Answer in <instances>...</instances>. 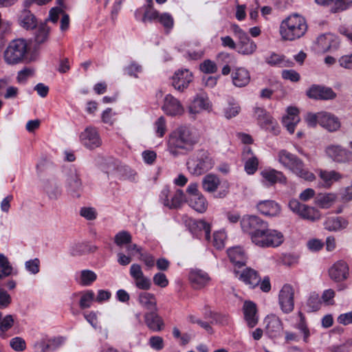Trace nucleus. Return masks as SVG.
<instances>
[{
  "label": "nucleus",
  "mask_w": 352,
  "mask_h": 352,
  "mask_svg": "<svg viewBox=\"0 0 352 352\" xmlns=\"http://www.w3.org/2000/svg\"><path fill=\"white\" fill-rule=\"evenodd\" d=\"M197 142V138L192 133L190 129L182 126L170 134L168 150L171 155L177 156L191 151Z\"/></svg>",
  "instance_id": "1"
},
{
  "label": "nucleus",
  "mask_w": 352,
  "mask_h": 352,
  "mask_svg": "<svg viewBox=\"0 0 352 352\" xmlns=\"http://www.w3.org/2000/svg\"><path fill=\"white\" fill-rule=\"evenodd\" d=\"M307 30L306 20L302 16L294 14L283 20L280 25L281 38L285 41H294L305 35Z\"/></svg>",
  "instance_id": "2"
},
{
  "label": "nucleus",
  "mask_w": 352,
  "mask_h": 352,
  "mask_svg": "<svg viewBox=\"0 0 352 352\" xmlns=\"http://www.w3.org/2000/svg\"><path fill=\"white\" fill-rule=\"evenodd\" d=\"M278 160L285 168L291 170L298 177L309 182L315 179L314 174L305 168L302 160L287 151L280 150L278 153Z\"/></svg>",
  "instance_id": "3"
},
{
  "label": "nucleus",
  "mask_w": 352,
  "mask_h": 352,
  "mask_svg": "<svg viewBox=\"0 0 352 352\" xmlns=\"http://www.w3.org/2000/svg\"><path fill=\"white\" fill-rule=\"evenodd\" d=\"M30 47L23 38H17L10 41L6 47L3 58L8 65H17L29 60Z\"/></svg>",
  "instance_id": "4"
},
{
  "label": "nucleus",
  "mask_w": 352,
  "mask_h": 352,
  "mask_svg": "<svg viewBox=\"0 0 352 352\" xmlns=\"http://www.w3.org/2000/svg\"><path fill=\"white\" fill-rule=\"evenodd\" d=\"M214 162L209 153L201 149L195 153L187 162L188 171L193 175L199 176L210 170Z\"/></svg>",
  "instance_id": "5"
},
{
  "label": "nucleus",
  "mask_w": 352,
  "mask_h": 352,
  "mask_svg": "<svg viewBox=\"0 0 352 352\" xmlns=\"http://www.w3.org/2000/svg\"><path fill=\"white\" fill-rule=\"evenodd\" d=\"M24 8L19 16V23L21 27L27 30H35L34 41L39 45L44 42V24H38L36 16L28 9Z\"/></svg>",
  "instance_id": "6"
},
{
  "label": "nucleus",
  "mask_w": 352,
  "mask_h": 352,
  "mask_svg": "<svg viewBox=\"0 0 352 352\" xmlns=\"http://www.w3.org/2000/svg\"><path fill=\"white\" fill-rule=\"evenodd\" d=\"M241 226L243 232L250 236L252 242L256 245V241H259L261 234L268 227V224L258 217L250 215L243 217Z\"/></svg>",
  "instance_id": "7"
},
{
  "label": "nucleus",
  "mask_w": 352,
  "mask_h": 352,
  "mask_svg": "<svg viewBox=\"0 0 352 352\" xmlns=\"http://www.w3.org/2000/svg\"><path fill=\"white\" fill-rule=\"evenodd\" d=\"M65 187L67 192L74 198H78L82 190V182L80 171L74 166L71 167L65 175Z\"/></svg>",
  "instance_id": "8"
},
{
  "label": "nucleus",
  "mask_w": 352,
  "mask_h": 352,
  "mask_svg": "<svg viewBox=\"0 0 352 352\" xmlns=\"http://www.w3.org/2000/svg\"><path fill=\"white\" fill-rule=\"evenodd\" d=\"M288 206L293 212L304 219L315 221L320 217V214L318 210L314 207L301 204L297 199L290 200Z\"/></svg>",
  "instance_id": "9"
},
{
  "label": "nucleus",
  "mask_w": 352,
  "mask_h": 352,
  "mask_svg": "<svg viewBox=\"0 0 352 352\" xmlns=\"http://www.w3.org/2000/svg\"><path fill=\"white\" fill-rule=\"evenodd\" d=\"M295 289L289 284H285L278 294V305L284 314H289L294 309Z\"/></svg>",
  "instance_id": "10"
},
{
  "label": "nucleus",
  "mask_w": 352,
  "mask_h": 352,
  "mask_svg": "<svg viewBox=\"0 0 352 352\" xmlns=\"http://www.w3.org/2000/svg\"><path fill=\"white\" fill-rule=\"evenodd\" d=\"M259 241H256L257 246L261 248H276L284 241L283 233L278 230L265 228Z\"/></svg>",
  "instance_id": "11"
},
{
  "label": "nucleus",
  "mask_w": 352,
  "mask_h": 352,
  "mask_svg": "<svg viewBox=\"0 0 352 352\" xmlns=\"http://www.w3.org/2000/svg\"><path fill=\"white\" fill-rule=\"evenodd\" d=\"M160 199L164 206L173 209L180 207L185 199V195L183 190L180 189H177L173 195H170V189L164 187L160 192Z\"/></svg>",
  "instance_id": "12"
},
{
  "label": "nucleus",
  "mask_w": 352,
  "mask_h": 352,
  "mask_svg": "<svg viewBox=\"0 0 352 352\" xmlns=\"http://www.w3.org/2000/svg\"><path fill=\"white\" fill-rule=\"evenodd\" d=\"M80 143L88 149L99 147L102 141L96 128L87 127L79 135Z\"/></svg>",
  "instance_id": "13"
},
{
  "label": "nucleus",
  "mask_w": 352,
  "mask_h": 352,
  "mask_svg": "<svg viewBox=\"0 0 352 352\" xmlns=\"http://www.w3.org/2000/svg\"><path fill=\"white\" fill-rule=\"evenodd\" d=\"M212 109V104L206 94H197L188 107L190 114L196 115L203 111H210Z\"/></svg>",
  "instance_id": "14"
},
{
  "label": "nucleus",
  "mask_w": 352,
  "mask_h": 352,
  "mask_svg": "<svg viewBox=\"0 0 352 352\" xmlns=\"http://www.w3.org/2000/svg\"><path fill=\"white\" fill-rule=\"evenodd\" d=\"M307 96L315 100H332L336 97V94L330 87L313 85L307 91Z\"/></svg>",
  "instance_id": "15"
},
{
  "label": "nucleus",
  "mask_w": 352,
  "mask_h": 352,
  "mask_svg": "<svg viewBox=\"0 0 352 352\" xmlns=\"http://www.w3.org/2000/svg\"><path fill=\"white\" fill-rule=\"evenodd\" d=\"M192 79V73L188 69H178L173 77V86L179 91H183L188 87Z\"/></svg>",
  "instance_id": "16"
},
{
  "label": "nucleus",
  "mask_w": 352,
  "mask_h": 352,
  "mask_svg": "<svg viewBox=\"0 0 352 352\" xmlns=\"http://www.w3.org/2000/svg\"><path fill=\"white\" fill-rule=\"evenodd\" d=\"M162 109L166 115L170 116H180L184 111L181 102L170 94L165 96Z\"/></svg>",
  "instance_id": "17"
},
{
  "label": "nucleus",
  "mask_w": 352,
  "mask_h": 352,
  "mask_svg": "<svg viewBox=\"0 0 352 352\" xmlns=\"http://www.w3.org/2000/svg\"><path fill=\"white\" fill-rule=\"evenodd\" d=\"M261 182L265 186H273L276 183H286V177L282 172L273 168H265L261 172Z\"/></svg>",
  "instance_id": "18"
},
{
  "label": "nucleus",
  "mask_w": 352,
  "mask_h": 352,
  "mask_svg": "<svg viewBox=\"0 0 352 352\" xmlns=\"http://www.w3.org/2000/svg\"><path fill=\"white\" fill-rule=\"evenodd\" d=\"M317 45L320 52L324 53L337 50L340 45L338 38L331 33H326L318 36Z\"/></svg>",
  "instance_id": "19"
},
{
  "label": "nucleus",
  "mask_w": 352,
  "mask_h": 352,
  "mask_svg": "<svg viewBox=\"0 0 352 352\" xmlns=\"http://www.w3.org/2000/svg\"><path fill=\"white\" fill-rule=\"evenodd\" d=\"M130 275L135 280V286L140 289L148 290L151 287L149 278L145 276L142 268L138 264H133L130 267Z\"/></svg>",
  "instance_id": "20"
},
{
  "label": "nucleus",
  "mask_w": 352,
  "mask_h": 352,
  "mask_svg": "<svg viewBox=\"0 0 352 352\" xmlns=\"http://www.w3.org/2000/svg\"><path fill=\"white\" fill-rule=\"evenodd\" d=\"M326 154L334 162L344 163L350 160L351 153L340 145L331 144L325 149Z\"/></svg>",
  "instance_id": "21"
},
{
  "label": "nucleus",
  "mask_w": 352,
  "mask_h": 352,
  "mask_svg": "<svg viewBox=\"0 0 352 352\" xmlns=\"http://www.w3.org/2000/svg\"><path fill=\"white\" fill-rule=\"evenodd\" d=\"M266 333L269 337L275 338L280 336L283 331V323L276 315H268L264 320Z\"/></svg>",
  "instance_id": "22"
},
{
  "label": "nucleus",
  "mask_w": 352,
  "mask_h": 352,
  "mask_svg": "<svg viewBox=\"0 0 352 352\" xmlns=\"http://www.w3.org/2000/svg\"><path fill=\"white\" fill-rule=\"evenodd\" d=\"M254 116L256 118L258 124L266 129L271 128L275 131L278 124L276 121L263 109L261 107H255L254 109Z\"/></svg>",
  "instance_id": "23"
},
{
  "label": "nucleus",
  "mask_w": 352,
  "mask_h": 352,
  "mask_svg": "<svg viewBox=\"0 0 352 352\" xmlns=\"http://www.w3.org/2000/svg\"><path fill=\"white\" fill-rule=\"evenodd\" d=\"M188 278L193 288L196 289L206 287L210 280L208 274L200 269H191Z\"/></svg>",
  "instance_id": "24"
},
{
  "label": "nucleus",
  "mask_w": 352,
  "mask_h": 352,
  "mask_svg": "<svg viewBox=\"0 0 352 352\" xmlns=\"http://www.w3.org/2000/svg\"><path fill=\"white\" fill-rule=\"evenodd\" d=\"M319 124L330 132H334L340 127L339 119L331 113L319 112Z\"/></svg>",
  "instance_id": "25"
},
{
  "label": "nucleus",
  "mask_w": 352,
  "mask_h": 352,
  "mask_svg": "<svg viewBox=\"0 0 352 352\" xmlns=\"http://www.w3.org/2000/svg\"><path fill=\"white\" fill-rule=\"evenodd\" d=\"M348 274V265L342 261H338L329 270L330 278L336 282H340L346 279Z\"/></svg>",
  "instance_id": "26"
},
{
  "label": "nucleus",
  "mask_w": 352,
  "mask_h": 352,
  "mask_svg": "<svg viewBox=\"0 0 352 352\" xmlns=\"http://www.w3.org/2000/svg\"><path fill=\"white\" fill-rule=\"evenodd\" d=\"M144 318L145 324L150 330L157 332L164 329V320L157 313V311H151L145 313Z\"/></svg>",
  "instance_id": "27"
},
{
  "label": "nucleus",
  "mask_w": 352,
  "mask_h": 352,
  "mask_svg": "<svg viewBox=\"0 0 352 352\" xmlns=\"http://www.w3.org/2000/svg\"><path fill=\"white\" fill-rule=\"evenodd\" d=\"M234 272L239 274L240 280L243 281L246 285H250L252 288L257 286L261 282V278L257 272L251 268L247 267L241 272L234 269Z\"/></svg>",
  "instance_id": "28"
},
{
  "label": "nucleus",
  "mask_w": 352,
  "mask_h": 352,
  "mask_svg": "<svg viewBox=\"0 0 352 352\" xmlns=\"http://www.w3.org/2000/svg\"><path fill=\"white\" fill-rule=\"evenodd\" d=\"M233 85L237 87H243L250 81V74L244 67H236L233 69L231 74Z\"/></svg>",
  "instance_id": "29"
},
{
  "label": "nucleus",
  "mask_w": 352,
  "mask_h": 352,
  "mask_svg": "<svg viewBox=\"0 0 352 352\" xmlns=\"http://www.w3.org/2000/svg\"><path fill=\"white\" fill-rule=\"evenodd\" d=\"M300 120L298 109L291 107L287 108V115L283 118L282 122L289 133L292 134Z\"/></svg>",
  "instance_id": "30"
},
{
  "label": "nucleus",
  "mask_w": 352,
  "mask_h": 352,
  "mask_svg": "<svg viewBox=\"0 0 352 352\" xmlns=\"http://www.w3.org/2000/svg\"><path fill=\"white\" fill-rule=\"evenodd\" d=\"M257 210L263 214L269 217H276L280 212V206L273 200L259 201L256 205Z\"/></svg>",
  "instance_id": "31"
},
{
  "label": "nucleus",
  "mask_w": 352,
  "mask_h": 352,
  "mask_svg": "<svg viewBox=\"0 0 352 352\" xmlns=\"http://www.w3.org/2000/svg\"><path fill=\"white\" fill-rule=\"evenodd\" d=\"M227 252L230 261L234 265L235 267L241 268L245 265L247 256L242 248L233 247L229 248Z\"/></svg>",
  "instance_id": "32"
},
{
  "label": "nucleus",
  "mask_w": 352,
  "mask_h": 352,
  "mask_svg": "<svg viewBox=\"0 0 352 352\" xmlns=\"http://www.w3.org/2000/svg\"><path fill=\"white\" fill-rule=\"evenodd\" d=\"M97 274L90 270H82L76 273L75 280L80 285H91L97 279Z\"/></svg>",
  "instance_id": "33"
},
{
  "label": "nucleus",
  "mask_w": 352,
  "mask_h": 352,
  "mask_svg": "<svg viewBox=\"0 0 352 352\" xmlns=\"http://www.w3.org/2000/svg\"><path fill=\"white\" fill-rule=\"evenodd\" d=\"M221 184L219 177L212 173H209L203 177L201 186L204 191L212 193L217 190Z\"/></svg>",
  "instance_id": "34"
},
{
  "label": "nucleus",
  "mask_w": 352,
  "mask_h": 352,
  "mask_svg": "<svg viewBox=\"0 0 352 352\" xmlns=\"http://www.w3.org/2000/svg\"><path fill=\"white\" fill-rule=\"evenodd\" d=\"M243 312L248 325L250 328L254 327L258 322L256 305L251 301L245 302L243 305Z\"/></svg>",
  "instance_id": "35"
},
{
  "label": "nucleus",
  "mask_w": 352,
  "mask_h": 352,
  "mask_svg": "<svg viewBox=\"0 0 352 352\" xmlns=\"http://www.w3.org/2000/svg\"><path fill=\"white\" fill-rule=\"evenodd\" d=\"M348 221L341 217H331L324 222V227L329 231H340L346 228Z\"/></svg>",
  "instance_id": "36"
},
{
  "label": "nucleus",
  "mask_w": 352,
  "mask_h": 352,
  "mask_svg": "<svg viewBox=\"0 0 352 352\" xmlns=\"http://www.w3.org/2000/svg\"><path fill=\"white\" fill-rule=\"evenodd\" d=\"M138 302L144 309L157 311V300L154 294L148 292H141L138 296Z\"/></svg>",
  "instance_id": "37"
},
{
  "label": "nucleus",
  "mask_w": 352,
  "mask_h": 352,
  "mask_svg": "<svg viewBox=\"0 0 352 352\" xmlns=\"http://www.w3.org/2000/svg\"><path fill=\"white\" fill-rule=\"evenodd\" d=\"M319 176L322 181V186L326 188H330L334 182L342 178V175L335 170H320Z\"/></svg>",
  "instance_id": "38"
},
{
  "label": "nucleus",
  "mask_w": 352,
  "mask_h": 352,
  "mask_svg": "<svg viewBox=\"0 0 352 352\" xmlns=\"http://www.w3.org/2000/svg\"><path fill=\"white\" fill-rule=\"evenodd\" d=\"M257 46L254 41L251 40L248 34L239 39L238 52L244 55L252 54Z\"/></svg>",
  "instance_id": "39"
},
{
  "label": "nucleus",
  "mask_w": 352,
  "mask_h": 352,
  "mask_svg": "<svg viewBox=\"0 0 352 352\" xmlns=\"http://www.w3.org/2000/svg\"><path fill=\"white\" fill-rule=\"evenodd\" d=\"M61 188L56 179H48L45 183V193L50 199H57L61 195Z\"/></svg>",
  "instance_id": "40"
},
{
  "label": "nucleus",
  "mask_w": 352,
  "mask_h": 352,
  "mask_svg": "<svg viewBox=\"0 0 352 352\" xmlns=\"http://www.w3.org/2000/svg\"><path fill=\"white\" fill-rule=\"evenodd\" d=\"M189 206L198 212L203 213L208 208V201L204 195L188 197Z\"/></svg>",
  "instance_id": "41"
},
{
  "label": "nucleus",
  "mask_w": 352,
  "mask_h": 352,
  "mask_svg": "<svg viewBox=\"0 0 352 352\" xmlns=\"http://www.w3.org/2000/svg\"><path fill=\"white\" fill-rule=\"evenodd\" d=\"M336 199V195L333 193H320L316 197V204L322 208H328Z\"/></svg>",
  "instance_id": "42"
},
{
  "label": "nucleus",
  "mask_w": 352,
  "mask_h": 352,
  "mask_svg": "<svg viewBox=\"0 0 352 352\" xmlns=\"http://www.w3.org/2000/svg\"><path fill=\"white\" fill-rule=\"evenodd\" d=\"M299 321L295 324L294 327L300 331L303 335V341L307 343L310 336V331L305 320V317L302 312L298 313Z\"/></svg>",
  "instance_id": "43"
},
{
  "label": "nucleus",
  "mask_w": 352,
  "mask_h": 352,
  "mask_svg": "<svg viewBox=\"0 0 352 352\" xmlns=\"http://www.w3.org/2000/svg\"><path fill=\"white\" fill-rule=\"evenodd\" d=\"M265 62L271 66L288 67L289 61L285 59V56L275 53L265 58Z\"/></svg>",
  "instance_id": "44"
},
{
  "label": "nucleus",
  "mask_w": 352,
  "mask_h": 352,
  "mask_svg": "<svg viewBox=\"0 0 352 352\" xmlns=\"http://www.w3.org/2000/svg\"><path fill=\"white\" fill-rule=\"evenodd\" d=\"M244 162V169L248 175H253L258 169V160L255 155L250 156L243 160Z\"/></svg>",
  "instance_id": "45"
},
{
  "label": "nucleus",
  "mask_w": 352,
  "mask_h": 352,
  "mask_svg": "<svg viewBox=\"0 0 352 352\" xmlns=\"http://www.w3.org/2000/svg\"><path fill=\"white\" fill-rule=\"evenodd\" d=\"M132 236L127 231H120L114 236V243L119 247L126 245L131 243Z\"/></svg>",
  "instance_id": "46"
},
{
  "label": "nucleus",
  "mask_w": 352,
  "mask_h": 352,
  "mask_svg": "<svg viewBox=\"0 0 352 352\" xmlns=\"http://www.w3.org/2000/svg\"><path fill=\"white\" fill-rule=\"evenodd\" d=\"M241 111L239 104L234 101L229 102L228 106L224 108V116L227 119L236 116Z\"/></svg>",
  "instance_id": "47"
},
{
  "label": "nucleus",
  "mask_w": 352,
  "mask_h": 352,
  "mask_svg": "<svg viewBox=\"0 0 352 352\" xmlns=\"http://www.w3.org/2000/svg\"><path fill=\"white\" fill-rule=\"evenodd\" d=\"M94 296L95 294L92 290H87L82 293L79 302L80 309H84L90 307L94 300Z\"/></svg>",
  "instance_id": "48"
},
{
  "label": "nucleus",
  "mask_w": 352,
  "mask_h": 352,
  "mask_svg": "<svg viewBox=\"0 0 352 352\" xmlns=\"http://www.w3.org/2000/svg\"><path fill=\"white\" fill-rule=\"evenodd\" d=\"M321 303L322 301L320 296L316 292H313L307 300V305L310 311H316L320 308Z\"/></svg>",
  "instance_id": "49"
},
{
  "label": "nucleus",
  "mask_w": 352,
  "mask_h": 352,
  "mask_svg": "<svg viewBox=\"0 0 352 352\" xmlns=\"http://www.w3.org/2000/svg\"><path fill=\"white\" fill-rule=\"evenodd\" d=\"M226 237V234L224 231L220 230L214 232L212 240L213 245L218 250L222 249L224 248Z\"/></svg>",
  "instance_id": "50"
},
{
  "label": "nucleus",
  "mask_w": 352,
  "mask_h": 352,
  "mask_svg": "<svg viewBox=\"0 0 352 352\" xmlns=\"http://www.w3.org/2000/svg\"><path fill=\"white\" fill-rule=\"evenodd\" d=\"M160 14L158 11L149 6L148 8H146L142 20L144 23L147 21L152 22L156 20L157 21L158 18L160 17Z\"/></svg>",
  "instance_id": "51"
},
{
  "label": "nucleus",
  "mask_w": 352,
  "mask_h": 352,
  "mask_svg": "<svg viewBox=\"0 0 352 352\" xmlns=\"http://www.w3.org/2000/svg\"><path fill=\"white\" fill-rule=\"evenodd\" d=\"M65 342V338L63 337H56L50 338L45 344V351H53L59 348Z\"/></svg>",
  "instance_id": "52"
},
{
  "label": "nucleus",
  "mask_w": 352,
  "mask_h": 352,
  "mask_svg": "<svg viewBox=\"0 0 352 352\" xmlns=\"http://www.w3.org/2000/svg\"><path fill=\"white\" fill-rule=\"evenodd\" d=\"M154 129L156 135L162 138L164 135L166 131V123L165 118L163 116L160 117L154 124Z\"/></svg>",
  "instance_id": "53"
},
{
  "label": "nucleus",
  "mask_w": 352,
  "mask_h": 352,
  "mask_svg": "<svg viewBox=\"0 0 352 352\" xmlns=\"http://www.w3.org/2000/svg\"><path fill=\"white\" fill-rule=\"evenodd\" d=\"M157 21L167 30L172 29L174 25L173 18L167 12L160 14Z\"/></svg>",
  "instance_id": "54"
},
{
  "label": "nucleus",
  "mask_w": 352,
  "mask_h": 352,
  "mask_svg": "<svg viewBox=\"0 0 352 352\" xmlns=\"http://www.w3.org/2000/svg\"><path fill=\"white\" fill-rule=\"evenodd\" d=\"M192 225L200 231H203L204 232L205 238L207 241L210 239V226L209 223L204 220H198L194 221Z\"/></svg>",
  "instance_id": "55"
},
{
  "label": "nucleus",
  "mask_w": 352,
  "mask_h": 352,
  "mask_svg": "<svg viewBox=\"0 0 352 352\" xmlns=\"http://www.w3.org/2000/svg\"><path fill=\"white\" fill-rule=\"evenodd\" d=\"M116 113L113 111L111 108H107L102 113V121L104 124H107L110 126H112L116 121Z\"/></svg>",
  "instance_id": "56"
},
{
  "label": "nucleus",
  "mask_w": 352,
  "mask_h": 352,
  "mask_svg": "<svg viewBox=\"0 0 352 352\" xmlns=\"http://www.w3.org/2000/svg\"><path fill=\"white\" fill-rule=\"evenodd\" d=\"M200 69L206 74H214L217 71V66L214 61L208 59L200 65Z\"/></svg>",
  "instance_id": "57"
},
{
  "label": "nucleus",
  "mask_w": 352,
  "mask_h": 352,
  "mask_svg": "<svg viewBox=\"0 0 352 352\" xmlns=\"http://www.w3.org/2000/svg\"><path fill=\"white\" fill-rule=\"evenodd\" d=\"M124 70L130 76L138 78V74L142 72V67L137 63L133 61L125 67Z\"/></svg>",
  "instance_id": "58"
},
{
  "label": "nucleus",
  "mask_w": 352,
  "mask_h": 352,
  "mask_svg": "<svg viewBox=\"0 0 352 352\" xmlns=\"http://www.w3.org/2000/svg\"><path fill=\"white\" fill-rule=\"evenodd\" d=\"M335 292L331 289L324 290L320 298L322 302H323L326 305H334L333 298L335 297Z\"/></svg>",
  "instance_id": "59"
},
{
  "label": "nucleus",
  "mask_w": 352,
  "mask_h": 352,
  "mask_svg": "<svg viewBox=\"0 0 352 352\" xmlns=\"http://www.w3.org/2000/svg\"><path fill=\"white\" fill-rule=\"evenodd\" d=\"M40 261L37 258L31 259L25 263V267L27 271L32 274H36L39 272Z\"/></svg>",
  "instance_id": "60"
},
{
  "label": "nucleus",
  "mask_w": 352,
  "mask_h": 352,
  "mask_svg": "<svg viewBox=\"0 0 352 352\" xmlns=\"http://www.w3.org/2000/svg\"><path fill=\"white\" fill-rule=\"evenodd\" d=\"M10 345L16 351H22L25 349V340L19 337L11 339Z\"/></svg>",
  "instance_id": "61"
},
{
  "label": "nucleus",
  "mask_w": 352,
  "mask_h": 352,
  "mask_svg": "<svg viewBox=\"0 0 352 352\" xmlns=\"http://www.w3.org/2000/svg\"><path fill=\"white\" fill-rule=\"evenodd\" d=\"M80 214L87 220H94L96 218L97 212L94 208L84 207L80 210Z\"/></svg>",
  "instance_id": "62"
},
{
  "label": "nucleus",
  "mask_w": 352,
  "mask_h": 352,
  "mask_svg": "<svg viewBox=\"0 0 352 352\" xmlns=\"http://www.w3.org/2000/svg\"><path fill=\"white\" fill-rule=\"evenodd\" d=\"M153 279L154 284L160 287H166L168 285V280L164 273L155 274Z\"/></svg>",
  "instance_id": "63"
},
{
  "label": "nucleus",
  "mask_w": 352,
  "mask_h": 352,
  "mask_svg": "<svg viewBox=\"0 0 352 352\" xmlns=\"http://www.w3.org/2000/svg\"><path fill=\"white\" fill-rule=\"evenodd\" d=\"M338 63L340 67L352 69V53L349 55H344L338 59Z\"/></svg>",
  "instance_id": "64"
}]
</instances>
